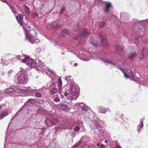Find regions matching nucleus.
<instances>
[{
  "label": "nucleus",
  "mask_w": 148,
  "mask_h": 148,
  "mask_svg": "<svg viewBox=\"0 0 148 148\" xmlns=\"http://www.w3.org/2000/svg\"><path fill=\"white\" fill-rule=\"evenodd\" d=\"M34 91L33 90V92H32L33 93H34Z\"/></svg>",
  "instance_id": "nucleus-60"
},
{
  "label": "nucleus",
  "mask_w": 148,
  "mask_h": 148,
  "mask_svg": "<svg viewBox=\"0 0 148 148\" xmlns=\"http://www.w3.org/2000/svg\"><path fill=\"white\" fill-rule=\"evenodd\" d=\"M25 11L26 13L27 14H29L30 13V10L29 8L26 5L24 6Z\"/></svg>",
  "instance_id": "nucleus-29"
},
{
  "label": "nucleus",
  "mask_w": 148,
  "mask_h": 148,
  "mask_svg": "<svg viewBox=\"0 0 148 148\" xmlns=\"http://www.w3.org/2000/svg\"><path fill=\"white\" fill-rule=\"evenodd\" d=\"M81 34L82 36H86L88 34L87 29L84 28L82 29Z\"/></svg>",
  "instance_id": "nucleus-24"
},
{
  "label": "nucleus",
  "mask_w": 148,
  "mask_h": 148,
  "mask_svg": "<svg viewBox=\"0 0 148 148\" xmlns=\"http://www.w3.org/2000/svg\"><path fill=\"white\" fill-rule=\"evenodd\" d=\"M80 130V127L78 126H75L74 128V131L75 132L78 131Z\"/></svg>",
  "instance_id": "nucleus-35"
},
{
  "label": "nucleus",
  "mask_w": 148,
  "mask_h": 148,
  "mask_svg": "<svg viewBox=\"0 0 148 148\" xmlns=\"http://www.w3.org/2000/svg\"><path fill=\"white\" fill-rule=\"evenodd\" d=\"M1 100L0 99V101Z\"/></svg>",
  "instance_id": "nucleus-62"
},
{
  "label": "nucleus",
  "mask_w": 148,
  "mask_h": 148,
  "mask_svg": "<svg viewBox=\"0 0 148 148\" xmlns=\"http://www.w3.org/2000/svg\"><path fill=\"white\" fill-rule=\"evenodd\" d=\"M28 88H29L30 89V87H28Z\"/></svg>",
  "instance_id": "nucleus-56"
},
{
  "label": "nucleus",
  "mask_w": 148,
  "mask_h": 148,
  "mask_svg": "<svg viewBox=\"0 0 148 148\" xmlns=\"http://www.w3.org/2000/svg\"><path fill=\"white\" fill-rule=\"evenodd\" d=\"M145 43V44H147L148 43V39L146 41L145 40L144 41Z\"/></svg>",
  "instance_id": "nucleus-47"
},
{
  "label": "nucleus",
  "mask_w": 148,
  "mask_h": 148,
  "mask_svg": "<svg viewBox=\"0 0 148 148\" xmlns=\"http://www.w3.org/2000/svg\"><path fill=\"white\" fill-rule=\"evenodd\" d=\"M85 57H86V58H83V59H82V60L84 61H88L89 60H90L91 59V58H87L86 56H85Z\"/></svg>",
  "instance_id": "nucleus-38"
},
{
  "label": "nucleus",
  "mask_w": 148,
  "mask_h": 148,
  "mask_svg": "<svg viewBox=\"0 0 148 148\" xmlns=\"http://www.w3.org/2000/svg\"><path fill=\"white\" fill-rule=\"evenodd\" d=\"M10 54V53H8V54H7V55H9Z\"/></svg>",
  "instance_id": "nucleus-59"
},
{
  "label": "nucleus",
  "mask_w": 148,
  "mask_h": 148,
  "mask_svg": "<svg viewBox=\"0 0 148 148\" xmlns=\"http://www.w3.org/2000/svg\"><path fill=\"white\" fill-rule=\"evenodd\" d=\"M64 10H65V9L64 8H63L61 10V11H60V14H62L64 11Z\"/></svg>",
  "instance_id": "nucleus-40"
},
{
  "label": "nucleus",
  "mask_w": 148,
  "mask_h": 148,
  "mask_svg": "<svg viewBox=\"0 0 148 148\" xmlns=\"http://www.w3.org/2000/svg\"><path fill=\"white\" fill-rule=\"evenodd\" d=\"M106 24V23L103 21H99L98 23V25L100 28L104 27Z\"/></svg>",
  "instance_id": "nucleus-25"
},
{
  "label": "nucleus",
  "mask_w": 148,
  "mask_h": 148,
  "mask_svg": "<svg viewBox=\"0 0 148 148\" xmlns=\"http://www.w3.org/2000/svg\"><path fill=\"white\" fill-rule=\"evenodd\" d=\"M59 108L61 109L64 110H68L69 109V107L66 105L62 103H60V104Z\"/></svg>",
  "instance_id": "nucleus-19"
},
{
  "label": "nucleus",
  "mask_w": 148,
  "mask_h": 148,
  "mask_svg": "<svg viewBox=\"0 0 148 148\" xmlns=\"http://www.w3.org/2000/svg\"><path fill=\"white\" fill-rule=\"evenodd\" d=\"M67 31H68V32L69 31V30H68Z\"/></svg>",
  "instance_id": "nucleus-61"
},
{
  "label": "nucleus",
  "mask_w": 148,
  "mask_h": 148,
  "mask_svg": "<svg viewBox=\"0 0 148 148\" xmlns=\"http://www.w3.org/2000/svg\"><path fill=\"white\" fill-rule=\"evenodd\" d=\"M32 16L33 18H35L36 16H38V14L37 13L34 12L32 14Z\"/></svg>",
  "instance_id": "nucleus-36"
},
{
  "label": "nucleus",
  "mask_w": 148,
  "mask_h": 148,
  "mask_svg": "<svg viewBox=\"0 0 148 148\" xmlns=\"http://www.w3.org/2000/svg\"><path fill=\"white\" fill-rule=\"evenodd\" d=\"M57 92H59V94H60L61 95H62L60 93L61 92H59L58 88L56 86V84H55L53 88H52L51 89L50 92V93L51 95H53Z\"/></svg>",
  "instance_id": "nucleus-11"
},
{
  "label": "nucleus",
  "mask_w": 148,
  "mask_h": 148,
  "mask_svg": "<svg viewBox=\"0 0 148 148\" xmlns=\"http://www.w3.org/2000/svg\"><path fill=\"white\" fill-rule=\"evenodd\" d=\"M14 81L16 83L24 85L27 83L28 80L27 75L21 73L16 74L15 76Z\"/></svg>",
  "instance_id": "nucleus-3"
},
{
  "label": "nucleus",
  "mask_w": 148,
  "mask_h": 148,
  "mask_svg": "<svg viewBox=\"0 0 148 148\" xmlns=\"http://www.w3.org/2000/svg\"><path fill=\"white\" fill-rule=\"evenodd\" d=\"M21 57L20 56H18L17 58L24 63H26L27 65L31 66L33 68L36 67L38 64L37 62L35 61L34 60L32 59L28 56L25 57L24 59L22 60Z\"/></svg>",
  "instance_id": "nucleus-4"
},
{
  "label": "nucleus",
  "mask_w": 148,
  "mask_h": 148,
  "mask_svg": "<svg viewBox=\"0 0 148 148\" xmlns=\"http://www.w3.org/2000/svg\"><path fill=\"white\" fill-rule=\"evenodd\" d=\"M105 142L106 143H107V142H108V141L107 140H106L105 141Z\"/></svg>",
  "instance_id": "nucleus-53"
},
{
  "label": "nucleus",
  "mask_w": 148,
  "mask_h": 148,
  "mask_svg": "<svg viewBox=\"0 0 148 148\" xmlns=\"http://www.w3.org/2000/svg\"><path fill=\"white\" fill-rule=\"evenodd\" d=\"M45 122L46 124H47V123H46V120L45 121Z\"/></svg>",
  "instance_id": "nucleus-57"
},
{
  "label": "nucleus",
  "mask_w": 148,
  "mask_h": 148,
  "mask_svg": "<svg viewBox=\"0 0 148 148\" xmlns=\"http://www.w3.org/2000/svg\"><path fill=\"white\" fill-rule=\"evenodd\" d=\"M59 122V121L58 119H54L50 121L51 124L53 125H56Z\"/></svg>",
  "instance_id": "nucleus-22"
},
{
  "label": "nucleus",
  "mask_w": 148,
  "mask_h": 148,
  "mask_svg": "<svg viewBox=\"0 0 148 148\" xmlns=\"http://www.w3.org/2000/svg\"><path fill=\"white\" fill-rule=\"evenodd\" d=\"M8 115V111L6 110L1 112L0 113V120L2 119L4 117Z\"/></svg>",
  "instance_id": "nucleus-14"
},
{
  "label": "nucleus",
  "mask_w": 148,
  "mask_h": 148,
  "mask_svg": "<svg viewBox=\"0 0 148 148\" xmlns=\"http://www.w3.org/2000/svg\"><path fill=\"white\" fill-rule=\"evenodd\" d=\"M91 58L93 59H101L103 62L106 64L108 63L113 65L114 66L119 69V70H121L124 73L125 77L126 78H133L135 75V72L130 71V72L127 73L126 71V67L124 66H123L122 64L121 66V65L119 62L118 60L115 63H113L111 61H110L109 60L110 58L109 56L107 53H102L101 54H97L93 53L92 54H90Z\"/></svg>",
  "instance_id": "nucleus-1"
},
{
  "label": "nucleus",
  "mask_w": 148,
  "mask_h": 148,
  "mask_svg": "<svg viewBox=\"0 0 148 148\" xmlns=\"http://www.w3.org/2000/svg\"><path fill=\"white\" fill-rule=\"evenodd\" d=\"M30 100V99H29L27 101V102H28V101H29V100Z\"/></svg>",
  "instance_id": "nucleus-55"
},
{
  "label": "nucleus",
  "mask_w": 148,
  "mask_h": 148,
  "mask_svg": "<svg viewBox=\"0 0 148 148\" xmlns=\"http://www.w3.org/2000/svg\"><path fill=\"white\" fill-rule=\"evenodd\" d=\"M23 28L24 30L25 39L28 40L32 43H38L39 42L40 40L38 39H36L30 34L29 31L31 27L30 26L25 24V25H22Z\"/></svg>",
  "instance_id": "nucleus-2"
},
{
  "label": "nucleus",
  "mask_w": 148,
  "mask_h": 148,
  "mask_svg": "<svg viewBox=\"0 0 148 148\" xmlns=\"http://www.w3.org/2000/svg\"><path fill=\"white\" fill-rule=\"evenodd\" d=\"M41 51V49L40 48H38L36 50L35 53L37 54H38L40 53Z\"/></svg>",
  "instance_id": "nucleus-37"
},
{
  "label": "nucleus",
  "mask_w": 148,
  "mask_h": 148,
  "mask_svg": "<svg viewBox=\"0 0 148 148\" xmlns=\"http://www.w3.org/2000/svg\"><path fill=\"white\" fill-rule=\"evenodd\" d=\"M78 86L73 84L71 85L69 88L70 93L73 96H77L78 94Z\"/></svg>",
  "instance_id": "nucleus-5"
},
{
  "label": "nucleus",
  "mask_w": 148,
  "mask_h": 148,
  "mask_svg": "<svg viewBox=\"0 0 148 148\" xmlns=\"http://www.w3.org/2000/svg\"><path fill=\"white\" fill-rule=\"evenodd\" d=\"M143 21L144 22H145V23H146L147 24L148 23V19H147L143 20Z\"/></svg>",
  "instance_id": "nucleus-44"
},
{
  "label": "nucleus",
  "mask_w": 148,
  "mask_h": 148,
  "mask_svg": "<svg viewBox=\"0 0 148 148\" xmlns=\"http://www.w3.org/2000/svg\"><path fill=\"white\" fill-rule=\"evenodd\" d=\"M106 6L105 9V11L108 13L109 11V9L110 8L111 6V4L109 2H105Z\"/></svg>",
  "instance_id": "nucleus-16"
},
{
  "label": "nucleus",
  "mask_w": 148,
  "mask_h": 148,
  "mask_svg": "<svg viewBox=\"0 0 148 148\" xmlns=\"http://www.w3.org/2000/svg\"><path fill=\"white\" fill-rule=\"evenodd\" d=\"M3 107L4 108V104L0 105V110L3 108Z\"/></svg>",
  "instance_id": "nucleus-42"
},
{
  "label": "nucleus",
  "mask_w": 148,
  "mask_h": 148,
  "mask_svg": "<svg viewBox=\"0 0 148 148\" xmlns=\"http://www.w3.org/2000/svg\"><path fill=\"white\" fill-rule=\"evenodd\" d=\"M89 107H87L84 104L82 103V106H81V109L84 111L86 112L89 109Z\"/></svg>",
  "instance_id": "nucleus-23"
},
{
  "label": "nucleus",
  "mask_w": 148,
  "mask_h": 148,
  "mask_svg": "<svg viewBox=\"0 0 148 148\" xmlns=\"http://www.w3.org/2000/svg\"><path fill=\"white\" fill-rule=\"evenodd\" d=\"M115 49L118 51L117 52L118 53H119L120 55H121V54H120L119 52H123V48L119 45H115Z\"/></svg>",
  "instance_id": "nucleus-20"
},
{
  "label": "nucleus",
  "mask_w": 148,
  "mask_h": 148,
  "mask_svg": "<svg viewBox=\"0 0 148 148\" xmlns=\"http://www.w3.org/2000/svg\"><path fill=\"white\" fill-rule=\"evenodd\" d=\"M135 54V52H134L129 54L128 56V58L132 60H133L134 58V56Z\"/></svg>",
  "instance_id": "nucleus-27"
},
{
  "label": "nucleus",
  "mask_w": 148,
  "mask_h": 148,
  "mask_svg": "<svg viewBox=\"0 0 148 148\" xmlns=\"http://www.w3.org/2000/svg\"><path fill=\"white\" fill-rule=\"evenodd\" d=\"M15 92L22 93V89H21L20 88H17L14 91V93Z\"/></svg>",
  "instance_id": "nucleus-31"
},
{
  "label": "nucleus",
  "mask_w": 148,
  "mask_h": 148,
  "mask_svg": "<svg viewBox=\"0 0 148 148\" xmlns=\"http://www.w3.org/2000/svg\"><path fill=\"white\" fill-rule=\"evenodd\" d=\"M64 95L66 96V97H68V95L66 92H65L64 93Z\"/></svg>",
  "instance_id": "nucleus-45"
},
{
  "label": "nucleus",
  "mask_w": 148,
  "mask_h": 148,
  "mask_svg": "<svg viewBox=\"0 0 148 148\" xmlns=\"http://www.w3.org/2000/svg\"><path fill=\"white\" fill-rule=\"evenodd\" d=\"M82 103H76L74 107L76 109H79L80 108H81Z\"/></svg>",
  "instance_id": "nucleus-28"
},
{
  "label": "nucleus",
  "mask_w": 148,
  "mask_h": 148,
  "mask_svg": "<svg viewBox=\"0 0 148 148\" xmlns=\"http://www.w3.org/2000/svg\"><path fill=\"white\" fill-rule=\"evenodd\" d=\"M81 144V141H80L76 143L74 146H73L71 148H77L79 146H80Z\"/></svg>",
  "instance_id": "nucleus-30"
},
{
  "label": "nucleus",
  "mask_w": 148,
  "mask_h": 148,
  "mask_svg": "<svg viewBox=\"0 0 148 148\" xmlns=\"http://www.w3.org/2000/svg\"><path fill=\"white\" fill-rule=\"evenodd\" d=\"M69 99L71 100H72L73 99V97L72 96H71L69 97Z\"/></svg>",
  "instance_id": "nucleus-46"
},
{
  "label": "nucleus",
  "mask_w": 148,
  "mask_h": 148,
  "mask_svg": "<svg viewBox=\"0 0 148 148\" xmlns=\"http://www.w3.org/2000/svg\"><path fill=\"white\" fill-rule=\"evenodd\" d=\"M148 53L147 49L144 47L142 50V54L140 56V60L145 58Z\"/></svg>",
  "instance_id": "nucleus-9"
},
{
  "label": "nucleus",
  "mask_w": 148,
  "mask_h": 148,
  "mask_svg": "<svg viewBox=\"0 0 148 148\" xmlns=\"http://www.w3.org/2000/svg\"><path fill=\"white\" fill-rule=\"evenodd\" d=\"M62 84V82L61 79L60 78L58 79V83L56 86L58 88L59 91L60 92H61V87Z\"/></svg>",
  "instance_id": "nucleus-15"
},
{
  "label": "nucleus",
  "mask_w": 148,
  "mask_h": 148,
  "mask_svg": "<svg viewBox=\"0 0 148 148\" xmlns=\"http://www.w3.org/2000/svg\"><path fill=\"white\" fill-rule=\"evenodd\" d=\"M38 63H39L40 64L41 63V60H38Z\"/></svg>",
  "instance_id": "nucleus-52"
},
{
  "label": "nucleus",
  "mask_w": 148,
  "mask_h": 148,
  "mask_svg": "<svg viewBox=\"0 0 148 148\" xmlns=\"http://www.w3.org/2000/svg\"><path fill=\"white\" fill-rule=\"evenodd\" d=\"M100 148H104V146L103 145L101 144V145L100 147Z\"/></svg>",
  "instance_id": "nucleus-43"
},
{
  "label": "nucleus",
  "mask_w": 148,
  "mask_h": 148,
  "mask_svg": "<svg viewBox=\"0 0 148 148\" xmlns=\"http://www.w3.org/2000/svg\"><path fill=\"white\" fill-rule=\"evenodd\" d=\"M144 120V118L141 119L140 120V123L138 125L137 127V130L139 132H140L141 131V129L143 127V121Z\"/></svg>",
  "instance_id": "nucleus-12"
},
{
  "label": "nucleus",
  "mask_w": 148,
  "mask_h": 148,
  "mask_svg": "<svg viewBox=\"0 0 148 148\" xmlns=\"http://www.w3.org/2000/svg\"><path fill=\"white\" fill-rule=\"evenodd\" d=\"M142 40V36H136L135 38L134 42L136 43H139L140 40Z\"/></svg>",
  "instance_id": "nucleus-26"
},
{
  "label": "nucleus",
  "mask_w": 148,
  "mask_h": 148,
  "mask_svg": "<svg viewBox=\"0 0 148 148\" xmlns=\"http://www.w3.org/2000/svg\"><path fill=\"white\" fill-rule=\"evenodd\" d=\"M62 53V54H64V53Z\"/></svg>",
  "instance_id": "nucleus-58"
},
{
  "label": "nucleus",
  "mask_w": 148,
  "mask_h": 148,
  "mask_svg": "<svg viewBox=\"0 0 148 148\" xmlns=\"http://www.w3.org/2000/svg\"><path fill=\"white\" fill-rule=\"evenodd\" d=\"M4 93H9V95L12 96H15L16 95L14 94V91L13 88H8L4 92Z\"/></svg>",
  "instance_id": "nucleus-10"
},
{
  "label": "nucleus",
  "mask_w": 148,
  "mask_h": 148,
  "mask_svg": "<svg viewBox=\"0 0 148 148\" xmlns=\"http://www.w3.org/2000/svg\"><path fill=\"white\" fill-rule=\"evenodd\" d=\"M98 112L100 113L105 114L106 112L108 110L107 108L104 107L102 106L98 107Z\"/></svg>",
  "instance_id": "nucleus-13"
},
{
  "label": "nucleus",
  "mask_w": 148,
  "mask_h": 148,
  "mask_svg": "<svg viewBox=\"0 0 148 148\" xmlns=\"http://www.w3.org/2000/svg\"><path fill=\"white\" fill-rule=\"evenodd\" d=\"M78 65V64L77 63H75L74 64L75 66H77Z\"/></svg>",
  "instance_id": "nucleus-48"
},
{
  "label": "nucleus",
  "mask_w": 148,
  "mask_h": 148,
  "mask_svg": "<svg viewBox=\"0 0 148 148\" xmlns=\"http://www.w3.org/2000/svg\"><path fill=\"white\" fill-rule=\"evenodd\" d=\"M4 74V73L3 72H1V75H3V74Z\"/></svg>",
  "instance_id": "nucleus-50"
},
{
  "label": "nucleus",
  "mask_w": 148,
  "mask_h": 148,
  "mask_svg": "<svg viewBox=\"0 0 148 148\" xmlns=\"http://www.w3.org/2000/svg\"><path fill=\"white\" fill-rule=\"evenodd\" d=\"M1 64H2L3 66H5L8 64L7 61L4 60H2Z\"/></svg>",
  "instance_id": "nucleus-32"
},
{
  "label": "nucleus",
  "mask_w": 148,
  "mask_h": 148,
  "mask_svg": "<svg viewBox=\"0 0 148 148\" xmlns=\"http://www.w3.org/2000/svg\"><path fill=\"white\" fill-rule=\"evenodd\" d=\"M23 18V16L21 14H20L18 16H16V18L18 23L19 24L21 25H22V24L21 20H22Z\"/></svg>",
  "instance_id": "nucleus-21"
},
{
  "label": "nucleus",
  "mask_w": 148,
  "mask_h": 148,
  "mask_svg": "<svg viewBox=\"0 0 148 148\" xmlns=\"http://www.w3.org/2000/svg\"><path fill=\"white\" fill-rule=\"evenodd\" d=\"M54 101L56 102H58L60 101V99L58 97H55L54 99Z\"/></svg>",
  "instance_id": "nucleus-39"
},
{
  "label": "nucleus",
  "mask_w": 148,
  "mask_h": 148,
  "mask_svg": "<svg viewBox=\"0 0 148 148\" xmlns=\"http://www.w3.org/2000/svg\"><path fill=\"white\" fill-rule=\"evenodd\" d=\"M7 55L6 54V55H5V58H6V57H7V56H6Z\"/></svg>",
  "instance_id": "nucleus-54"
},
{
  "label": "nucleus",
  "mask_w": 148,
  "mask_h": 148,
  "mask_svg": "<svg viewBox=\"0 0 148 148\" xmlns=\"http://www.w3.org/2000/svg\"><path fill=\"white\" fill-rule=\"evenodd\" d=\"M1 1H3V2L5 3H6L8 5V6L10 7V8L12 10V12L14 13V14H16V12L14 10V8L13 7V6L11 4L9 3L6 0H0Z\"/></svg>",
  "instance_id": "nucleus-18"
},
{
  "label": "nucleus",
  "mask_w": 148,
  "mask_h": 148,
  "mask_svg": "<svg viewBox=\"0 0 148 148\" xmlns=\"http://www.w3.org/2000/svg\"><path fill=\"white\" fill-rule=\"evenodd\" d=\"M90 127L92 130H95L96 128L99 131L101 132L100 129V126L99 122L96 120H95L90 125Z\"/></svg>",
  "instance_id": "nucleus-7"
},
{
  "label": "nucleus",
  "mask_w": 148,
  "mask_h": 148,
  "mask_svg": "<svg viewBox=\"0 0 148 148\" xmlns=\"http://www.w3.org/2000/svg\"><path fill=\"white\" fill-rule=\"evenodd\" d=\"M42 69L46 70V68L45 66L43 67V66H41L40 67V69H39L40 71H42L43 73L44 74H45L49 76L51 73L54 74V71L52 69H47V70H46V71H43L42 70Z\"/></svg>",
  "instance_id": "nucleus-8"
},
{
  "label": "nucleus",
  "mask_w": 148,
  "mask_h": 148,
  "mask_svg": "<svg viewBox=\"0 0 148 148\" xmlns=\"http://www.w3.org/2000/svg\"><path fill=\"white\" fill-rule=\"evenodd\" d=\"M97 146H100V144H99V143H97Z\"/></svg>",
  "instance_id": "nucleus-51"
},
{
  "label": "nucleus",
  "mask_w": 148,
  "mask_h": 148,
  "mask_svg": "<svg viewBox=\"0 0 148 148\" xmlns=\"http://www.w3.org/2000/svg\"><path fill=\"white\" fill-rule=\"evenodd\" d=\"M116 148H121L119 146H118L116 147Z\"/></svg>",
  "instance_id": "nucleus-49"
},
{
  "label": "nucleus",
  "mask_w": 148,
  "mask_h": 148,
  "mask_svg": "<svg viewBox=\"0 0 148 148\" xmlns=\"http://www.w3.org/2000/svg\"><path fill=\"white\" fill-rule=\"evenodd\" d=\"M13 72V71L12 70H10L9 71H8V73L9 74H11Z\"/></svg>",
  "instance_id": "nucleus-41"
},
{
  "label": "nucleus",
  "mask_w": 148,
  "mask_h": 148,
  "mask_svg": "<svg viewBox=\"0 0 148 148\" xmlns=\"http://www.w3.org/2000/svg\"><path fill=\"white\" fill-rule=\"evenodd\" d=\"M99 36L101 38V42L102 45L105 47L108 46V44L107 42L106 38V36L104 34V33L103 32H101L99 34Z\"/></svg>",
  "instance_id": "nucleus-6"
},
{
  "label": "nucleus",
  "mask_w": 148,
  "mask_h": 148,
  "mask_svg": "<svg viewBox=\"0 0 148 148\" xmlns=\"http://www.w3.org/2000/svg\"><path fill=\"white\" fill-rule=\"evenodd\" d=\"M35 96L36 97H40L42 96L41 94L39 92H35Z\"/></svg>",
  "instance_id": "nucleus-34"
},
{
  "label": "nucleus",
  "mask_w": 148,
  "mask_h": 148,
  "mask_svg": "<svg viewBox=\"0 0 148 148\" xmlns=\"http://www.w3.org/2000/svg\"><path fill=\"white\" fill-rule=\"evenodd\" d=\"M29 89L28 88H25V89H22V92H25V93H27L29 92Z\"/></svg>",
  "instance_id": "nucleus-33"
},
{
  "label": "nucleus",
  "mask_w": 148,
  "mask_h": 148,
  "mask_svg": "<svg viewBox=\"0 0 148 148\" xmlns=\"http://www.w3.org/2000/svg\"><path fill=\"white\" fill-rule=\"evenodd\" d=\"M90 43L93 45L97 46V38H91L90 41Z\"/></svg>",
  "instance_id": "nucleus-17"
}]
</instances>
